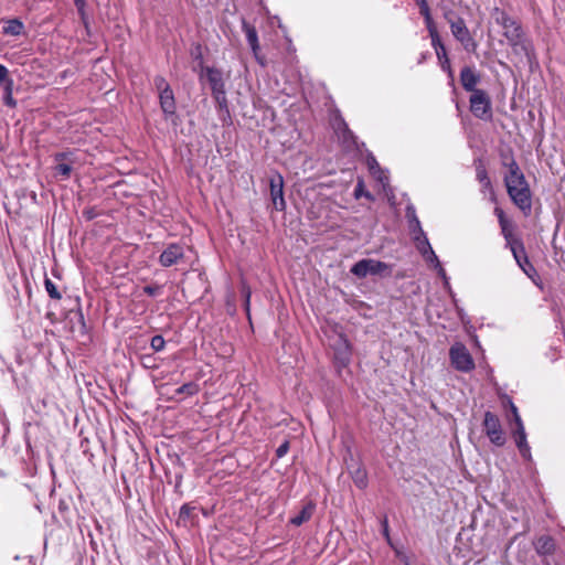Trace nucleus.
Segmentation results:
<instances>
[{
  "label": "nucleus",
  "mask_w": 565,
  "mask_h": 565,
  "mask_svg": "<svg viewBox=\"0 0 565 565\" xmlns=\"http://www.w3.org/2000/svg\"><path fill=\"white\" fill-rule=\"evenodd\" d=\"M512 413H513V417H514V422H515V426L518 427V417H520L519 413H518V408L512 405Z\"/></svg>",
  "instance_id": "nucleus-43"
},
{
  "label": "nucleus",
  "mask_w": 565,
  "mask_h": 565,
  "mask_svg": "<svg viewBox=\"0 0 565 565\" xmlns=\"http://www.w3.org/2000/svg\"><path fill=\"white\" fill-rule=\"evenodd\" d=\"M270 196L273 204L277 211H282L286 206V202L284 199V179L282 177L277 173L275 174L270 181Z\"/></svg>",
  "instance_id": "nucleus-9"
},
{
  "label": "nucleus",
  "mask_w": 565,
  "mask_h": 565,
  "mask_svg": "<svg viewBox=\"0 0 565 565\" xmlns=\"http://www.w3.org/2000/svg\"><path fill=\"white\" fill-rule=\"evenodd\" d=\"M535 550L541 555H550L555 550L554 540L551 536L543 535L535 542Z\"/></svg>",
  "instance_id": "nucleus-16"
},
{
  "label": "nucleus",
  "mask_w": 565,
  "mask_h": 565,
  "mask_svg": "<svg viewBox=\"0 0 565 565\" xmlns=\"http://www.w3.org/2000/svg\"><path fill=\"white\" fill-rule=\"evenodd\" d=\"M513 435H514L516 447H518L521 456L524 459L530 460L531 459V449H530V446L526 440V433H525L521 417H518V427L513 431Z\"/></svg>",
  "instance_id": "nucleus-11"
},
{
  "label": "nucleus",
  "mask_w": 565,
  "mask_h": 565,
  "mask_svg": "<svg viewBox=\"0 0 565 565\" xmlns=\"http://www.w3.org/2000/svg\"><path fill=\"white\" fill-rule=\"evenodd\" d=\"M75 6L78 8V10H82L84 6V0H75Z\"/></svg>",
  "instance_id": "nucleus-46"
},
{
  "label": "nucleus",
  "mask_w": 565,
  "mask_h": 565,
  "mask_svg": "<svg viewBox=\"0 0 565 565\" xmlns=\"http://www.w3.org/2000/svg\"><path fill=\"white\" fill-rule=\"evenodd\" d=\"M55 171L56 174L62 175L63 179H68L72 172V167L68 163L61 162L55 166Z\"/></svg>",
  "instance_id": "nucleus-27"
},
{
  "label": "nucleus",
  "mask_w": 565,
  "mask_h": 565,
  "mask_svg": "<svg viewBox=\"0 0 565 565\" xmlns=\"http://www.w3.org/2000/svg\"><path fill=\"white\" fill-rule=\"evenodd\" d=\"M151 349L156 352H160L164 349L166 341L162 335H154L150 342Z\"/></svg>",
  "instance_id": "nucleus-29"
},
{
  "label": "nucleus",
  "mask_w": 565,
  "mask_h": 565,
  "mask_svg": "<svg viewBox=\"0 0 565 565\" xmlns=\"http://www.w3.org/2000/svg\"><path fill=\"white\" fill-rule=\"evenodd\" d=\"M313 509L315 507L312 504H307L296 516L291 519V523L299 526L307 522L311 518Z\"/></svg>",
  "instance_id": "nucleus-22"
},
{
  "label": "nucleus",
  "mask_w": 565,
  "mask_h": 565,
  "mask_svg": "<svg viewBox=\"0 0 565 565\" xmlns=\"http://www.w3.org/2000/svg\"><path fill=\"white\" fill-rule=\"evenodd\" d=\"M445 19L450 25L454 38L461 43L463 49L468 52H475L477 43L471 36L469 29L462 18H456L451 12L445 14Z\"/></svg>",
  "instance_id": "nucleus-3"
},
{
  "label": "nucleus",
  "mask_w": 565,
  "mask_h": 565,
  "mask_svg": "<svg viewBox=\"0 0 565 565\" xmlns=\"http://www.w3.org/2000/svg\"><path fill=\"white\" fill-rule=\"evenodd\" d=\"M479 81H480L479 75L476 74V72L472 68L463 67L461 70L460 82H461L462 87L467 92H471V93L477 92L478 89L476 88V86L479 83Z\"/></svg>",
  "instance_id": "nucleus-13"
},
{
  "label": "nucleus",
  "mask_w": 565,
  "mask_h": 565,
  "mask_svg": "<svg viewBox=\"0 0 565 565\" xmlns=\"http://www.w3.org/2000/svg\"><path fill=\"white\" fill-rule=\"evenodd\" d=\"M349 360V353L344 352L342 356V362L345 363Z\"/></svg>",
  "instance_id": "nucleus-47"
},
{
  "label": "nucleus",
  "mask_w": 565,
  "mask_h": 565,
  "mask_svg": "<svg viewBox=\"0 0 565 565\" xmlns=\"http://www.w3.org/2000/svg\"><path fill=\"white\" fill-rule=\"evenodd\" d=\"M190 513H191V508L189 505H183L180 510L181 518L189 516Z\"/></svg>",
  "instance_id": "nucleus-42"
},
{
  "label": "nucleus",
  "mask_w": 565,
  "mask_h": 565,
  "mask_svg": "<svg viewBox=\"0 0 565 565\" xmlns=\"http://www.w3.org/2000/svg\"><path fill=\"white\" fill-rule=\"evenodd\" d=\"M420 13L425 18V23H426L428 32H431V30H437V28L435 25V22H434L431 15H430L429 8H428V6H427L425 0H422Z\"/></svg>",
  "instance_id": "nucleus-23"
},
{
  "label": "nucleus",
  "mask_w": 565,
  "mask_h": 565,
  "mask_svg": "<svg viewBox=\"0 0 565 565\" xmlns=\"http://www.w3.org/2000/svg\"><path fill=\"white\" fill-rule=\"evenodd\" d=\"M502 235L504 236L507 243L511 246L515 242H512V224L509 220L504 221V223L500 224Z\"/></svg>",
  "instance_id": "nucleus-24"
},
{
  "label": "nucleus",
  "mask_w": 565,
  "mask_h": 565,
  "mask_svg": "<svg viewBox=\"0 0 565 565\" xmlns=\"http://www.w3.org/2000/svg\"><path fill=\"white\" fill-rule=\"evenodd\" d=\"M470 110L480 119H489L491 117V100L484 90H477L471 94Z\"/></svg>",
  "instance_id": "nucleus-7"
},
{
  "label": "nucleus",
  "mask_w": 565,
  "mask_h": 565,
  "mask_svg": "<svg viewBox=\"0 0 565 565\" xmlns=\"http://www.w3.org/2000/svg\"><path fill=\"white\" fill-rule=\"evenodd\" d=\"M244 30H245V34H246V39H247V42L255 55V57L262 63L264 64L259 57H258V51H259V43H258V36H257V32L255 30L254 26H250L248 24H244Z\"/></svg>",
  "instance_id": "nucleus-17"
},
{
  "label": "nucleus",
  "mask_w": 565,
  "mask_h": 565,
  "mask_svg": "<svg viewBox=\"0 0 565 565\" xmlns=\"http://www.w3.org/2000/svg\"><path fill=\"white\" fill-rule=\"evenodd\" d=\"M383 188H385L388 183V177L384 170L381 169V172H377L376 175H373Z\"/></svg>",
  "instance_id": "nucleus-36"
},
{
  "label": "nucleus",
  "mask_w": 565,
  "mask_h": 565,
  "mask_svg": "<svg viewBox=\"0 0 565 565\" xmlns=\"http://www.w3.org/2000/svg\"><path fill=\"white\" fill-rule=\"evenodd\" d=\"M44 285H45L46 292L49 294V296L52 299H57V300L61 299L62 296L58 292L55 284L51 279L46 278Z\"/></svg>",
  "instance_id": "nucleus-25"
},
{
  "label": "nucleus",
  "mask_w": 565,
  "mask_h": 565,
  "mask_svg": "<svg viewBox=\"0 0 565 565\" xmlns=\"http://www.w3.org/2000/svg\"><path fill=\"white\" fill-rule=\"evenodd\" d=\"M13 81H7L6 89V104L9 106H14L15 102L13 100L12 94Z\"/></svg>",
  "instance_id": "nucleus-34"
},
{
  "label": "nucleus",
  "mask_w": 565,
  "mask_h": 565,
  "mask_svg": "<svg viewBox=\"0 0 565 565\" xmlns=\"http://www.w3.org/2000/svg\"><path fill=\"white\" fill-rule=\"evenodd\" d=\"M204 74H205L206 79L211 86L212 94L217 95L218 98L220 97L223 98V89H225V87H224V82H223V76H222L221 71H218L214 67H206L204 70Z\"/></svg>",
  "instance_id": "nucleus-12"
},
{
  "label": "nucleus",
  "mask_w": 565,
  "mask_h": 565,
  "mask_svg": "<svg viewBox=\"0 0 565 565\" xmlns=\"http://www.w3.org/2000/svg\"><path fill=\"white\" fill-rule=\"evenodd\" d=\"M451 365L460 372H470L475 369V362L467 348L457 342L449 350Z\"/></svg>",
  "instance_id": "nucleus-5"
},
{
  "label": "nucleus",
  "mask_w": 565,
  "mask_h": 565,
  "mask_svg": "<svg viewBox=\"0 0 565 565\" xmlns=\"http://www.w3.org/2000/svg\"><path fill=\"white\" fill-rule=\"evenodd\" d=\"M414 242L417 250L423 258L438 270V274L445 276V269L441 267L440 262L430 246V243L424 231H419V236H414Z\"/></svg>",
  "instance_id": "nucleus-6"
},
{
  "label": "nucleus",
  "mask_w": 565,
  "mask_h": 565,
  "mask_svg": "<svg viewBox=\"0 0 565 565\" xmlns=\"http://www.w3.org/2000/svg\"><path fill=\"white\" fill-rule=\"evenodd\" d=\"M349 472L354 484L360 489H365L367 487V473L366 470L359 463L351 465L349 467Z\"/></svg>",
  "instance_id": "nucleus-14"
},
{
  "label": "nucleus",
  "mask_w": 565,
  "mask_h": 565,
  "mask_svg": "<svg viewBox=\"0 0 565 565\" xmlns=\"http://www.w3.org/2000/svg\"><path fill=\"white\" fill-rule=\"evenodd\" d=\"M334 130L339 138H342V141L345 145L350 146L353 143L352 132L348 129L347 124L342 119H339L334 122Z\"/></svg>",
  "instance_id": "nucleus-19"
},
{
  "label": "nucleus",
  "mask_w": 565,
  "mask_h": 565,
  "mask_svg": "<svg viewBox=\"0 0 565 565\" xmlns=\"http://www.w3.org/2000/svg\"><path fill=\"white\" fill-rule=\"evenodd\" d=\"M494 213L498 216L499 224L504 223L508 218L505 217L504 212L500 207L494 209Z\"/></svg>",
  "instance_id": "nucleus-39"
},
{
  "label": "nucleus",
  "mask_w": 565,
  "mask_h": 565,
  "mask_svg": "<svg viewBox=\"0 0 565 565\" xmlns=\"http://www.w3.org/2000/svg\"><path fill=\"white\" fill-rule=\"evenodd\" d=\"M435 51H436V55H437V57H438L439 60H441L443 57H445V58H446V55H443V51H441V49L437 47V49H435Z\"/></svg>",
  "instance_id": "nucleus-45"
},
{
  "label": "nucleus",
  "mask_w": 565,
  "mask_h": 565,
  "mask_svg": "<svg viewBox=\"0 0 565 565\" xmlns=\"http://www.w3.org/2000/svg\"><path fill=\"white\" fill-rule=\"evenodd\" d=\"M493 17L495 22L502 26L504 38L514 51L522 52L527 58H530L532 47L523 36L521 24L498 8L494 9Z\"/></svg>",
  "instance_id": "nucleus-1"
},
{
  "label": "nucleus",
  "mask_w": 565,
  "mask_h": 565,
  "mask_svg": "<svg viewBox=\"0 0 565 565\" xmlns=\"http://www.w3.org/2000/svg\"><path fill=\"white\" fill-rule=\"evenodd\" d=\"M249 302V291L246 292V305Z\"/></svg>",
  "instance_id": "nucleus-48"
},
{
  "label": "nucleus",
  "mask_w": 565,
  "mask_h": 565,
  "mask_svg": "<svg viewBox=\"0 0 565 565\" xmlns=\"http://www.w3.org/2000/svg\"><path fill=\"white\" fill-rule=\"evenodd\" d=\"M505 185L514 204L524 212L531 211V191L523 173L514 161L510 164L509 174L505 177Z\"/></svg>",
  "instance_id": "nucleus-2"
},
{
  "label": "nucleus",
  "mask_w": 565,
  "mask_h": 565,
  "mask_svg": "<svg viewBox=\"0 0 565 565\" xmlns=\"http://www.w3.org/2000/svg\"><path fill=\"white\" fill-rule=\"evenodd\" d=\"M23 23L17 19L9 20L6 22V25L3 26V33L7 35H13L18 36L22 33L23 30Z\"/></svg>",
  "instance_id": "nucleus-20"
},
{
  "label": "nucleus",
  "mask_w": 565,
  "mask_h": 565,
  "mask_svg": "<svg viewBox=\"0 0 565 565\" xmlns=\"http://www.w3.org/2000/svg\"><path fill=\"white\" fill-rule=\"evenodd\" d=\"M153 83L159 93L171 89L170 85L162 76H156Z\"/></svg>",
  "instance_id": "nucleus-30"
},
{
  "label": "nucleus",
  "mask_w": 565,
  "mask_h": 565,
  "mask_svg": "<svg viewBox=\"0 0 565 565\" xmlns=\"http://www.w3.org/2000/svg\"><path fill=\"white\" fill-rule=\"evenodd\" d=\"M8 75H9V71L8 68L0 64V84H4V86L7 85V81H11L10 78H8Z\"/></svg>",
  "instance_id": "nucleus-37"
},
{
  "label": "nucleus",
  "mask_w": 565,
  "mask_h": 565,
  "mask_svg": "<svg viewBox=\"0 0 565 565\" xmlns=\"http://www.w3.org/2000/svg\"><path fill=\"white\" fill-rule=\"evenodd\" d=\"M484 433L490 441L495 446H503L505 437L501 428L500 420L497 415L491 412H486L483 419Z\"/></svg>",
  "instance_id": "nucleus-8"
},
{
  "label": "nucleus",
  "mask_w": 565,
  "mask_h": 565,
  "mask_svg": "<svg viewBox=\"0 0 565 565\" xmlns=\"http://www.w3.org/2000/svg\"><path fill=\"white\" fill-rule=\"evenodd\" d=\"M511 248V252L518 263V265L525 271H526V268H525V265H530L529 260H527V257L524 253V248H523V245L520 243V242H515L514 244H511L510 246Z\"/></svg>",
  "instance_id": "nucleus-18"
},
{
  "label": "nucleus",
  "mask_w": 565,
  "mask_h": 565,
  "mask_svg": "<svg viewBox=\"0 0 565 565\" xmlns=\"http://www.w3.org/2000/svg\"><path fill=\"white\" fill-rule=\"evenodd\" d=\"M68 157H70V153H66V152H60V153H56V154H55V161H57V163H61V162H63L64 160H68Z\"/></svg>",
  "instance_id": "nucleus-41"
},
{
  "label": "nucleus",
  "mask_w": 565,
  "mask_h": 565,
  "mask_svg": "<svg viewBox=\"0 0 565 565\" xmlns=\"http://www.w3.org/2000/svg\"><path fill=\"white\" fill-rule=\"evenodd\" d=\"M354 195H355L356 199H359L361 196H365V198H367L370 200L373 199L372 195L364 190V182H363V180H359L358 181V183L355 185V189H354Z\"/></svg>",
  "instance_id": "nucleus-31"
},
{
  "label": "nucleus",
  "mask_w": 565,
  "mask_h": 565,
  "mask_svg": "<svg viewBox=\"0 0 565 565\" xmlns=\"http://www.w3.org/2000/svg\"><path fill=\"white\" fill-rule=\"evenodd\" d=\"M383 531H384V534L386 536H388V525H387V520L386 519L383 521Z\"/></svg>",
  "instance_id": "nucleus-44"
},
{
  "label": "nucleus",
  "mask_w": 565,
  "mask_h": 565,
  "mask_svg": "<svg viewBox=\"0 0 565 565\" xmlns=\"http://www.w3.org/2000/svg\"><path fill=\"white\" fill-rule=\"evenodd\" d=\"M351 273L359 278H364L367 275H388L391 267L386 263L373 258H364L352 266Z\"/></svg>",
  "instance_id": "nucleus-4"
},
{
  "label": "nucleus",
  "mask_w": 565,
  "mask_h": 565,
  "mask_svg": "<svg viewBox=\"0 0 565 565\" xmlns=\"http://www.w3.org/2000/svg\"><path fill=\"white\" fill-rule=\"evenodd\" d=\"M177 392L179 394H188V395H193L198 392V385L194 384V383H186V384H183L182 386H180Z\"/></svg>",
  "instance_id": "nucleus-32"
},
{
  "label": "nucleus",
  "mask_w": 565,
  "mask_h": 565,
  "mask_svg": "<svg viewBox=\"0 0 565 565\" xmlns=\"http://www.w3.org/2000/svg\"><path fill=\"white\" fill-rule=\"evenodd\" d=\"M143 291L148 296L154 297V296H158L161 292V286H159V285L146 286L143 288Z\"/></svg>",
  "instance_id": "nucleus-35"
},
{
  "label": "nucleus",
  "mask_w": 565,
  "mask_h": 565,
  "mask_svg": "<svg viewBox=\"0 0 565 565\" xmlns=\"http://www.w3.org/2000/svg\"><path fill=\"white\" fill-rule=\"evenodd\" d=\"M217 105L220 107H225L226 106V96H225V89H223V98L222 97H217V95H213Z\"/></svg>",
  "instance_id": "nucleus-40"
},
{
  "label": "nucleus",
  "mask_w": 565,
  "mask_h": 565,
  "mask_svg": "<svg viewBox=\"0 0 565 565\" xmlns=\"http://www.w3.org/2000/svg\"><path fill=\"white\" fill-rule=\"evenodd\" d=\"M477 179L484 188H491L490 179L488 178L487 171L484 168L479 167L477 169Z\"/></svg>",
  "instance_id": "nucleus-28"
},
{
  "label": "nucleus",
  "mask_w": 565,
  "mask_h": 565,
  "mask_svg": "<svg viewBox=\"0 0 565 565\" xmlns=\"http://www.w3.org/2000/svg\"><path fill=\"white\" fill-rule=\"evenodd\" d=\"M160 106L166 115L175 113V100L172 89L159 93Z\"/></svg>",
  "instance_id": "nucleus-15"
},
{
  "label": "nucleus",
  "mask_w": 565,
  "mask_h": 565,
  "mask_svg": "<svg viewBox=\"0 0 565 565\" xmlns=\"http://www.w3.org/2000/svg\"><path fill=\"white\" fill-rule=\"evenodd\" d=\"M406 215L408 217L409 228H411L413 237L419 236V231H423V228H422L418 217L416 216L415 210L413 207H407Z\"/></svg>",
  "instance_id": "nucleus-21"
},
{
  "label": "nucleus",
  "mask_w": 565,
  "mask_h": 565,
  "mask_svg": "<svg viewBox=\"0 0 565 565\" xmlns=\"http://www.w3.org/2000/svg\"><path fill=\"white\" fill-rule=\"evenodd\" d=\"M184 257V247L179 244H170L168 247L161 253L159 257V263L163 267H170L172 265L179 264Z\"/></svg>",
  "instance_id": "nucleus-10"
},
{
  "label": "nucleus",
  "mask_w": 565,
  "mask_h": 565,
  "mask_svg": "<svg viewBox=\"0 0 565 565\" xmlns=\"http://www.w3.org/2000/svg\"><path fill=\"white\" fill-rule=\"evenodd\" d=\"M289 450V443L288 441H285L284 444H281L277 450H276V456L278 458H281L284 457Z\"/></svg>",
  "instance_id": "nucleus-38"
},
{
  "label": "nucleus",
  "mask_w": 565,
  "mask_h": 565,
  "mask_svg": "<svg viewBox=\"0 0 565 565\" xmlns=\"http://www.w3.org/2000/svg\"><path fill=\"white\" fill-rule=\"evenodd\" d=\"M366 163L372 175H376L377 172H381V167L373 156L367 158Z\"/></svg>",
  "instance_id": "nucleus-33"
},
{
  "label": "nucleus",
  "mask_w": 565,
  "mask_h": 565,
  "mask_svg": "<svg viewBox=\"0 0 565 565\" xmlns=\"http://www.w3.org/2000/svg\"><path fill=\"white\" fill-rule=\"evenodd\" d=\"M429 36L431 39V45L434 49H441L443 51V55H447L446 53V49L444 46V44L441 43L440 41V38H439V34H438V31L437 30H431V32H429Z\"/></svg>",
  "instance_id": "nucleus-26"
}]
</instances>
